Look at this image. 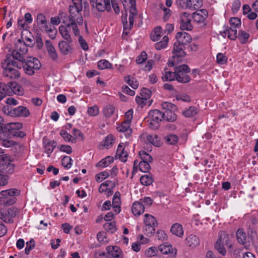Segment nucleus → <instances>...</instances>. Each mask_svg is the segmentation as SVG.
<instances>
[{
  "label": "nucleus",
  "mask_w": 258,
  "mask_h": 258,
  "mask_svg": "<svg viewBox=\"0 0 258 258\" xmlns=\"http://www.w3.org/2000/svg\"><path fill=\"white\" fill-rule=\"evenodd\" d=\"M83 3L82 0H72V3L69 6L68 16L69 20L74 21L79 25H82L83 18L82 15Z\"/></svg>",
  "instance_id": "f03ea898"
},
{
  "label": "nucleus",
  "mask_w": 258,
  "mask_h": 258,
  "mask_svg": "<svg viewBox=\"0 0 258 258\" xmlns=\"http://www.w3.org/2000/svg\"><path fill=\"white\" fill-rule=\"evenodd\" d=\"M180 28L182 30L189 31L192 29L190 16L189 13L183 12L180 14Z\"/></svg>",
  "instance_id": "4468645a"
},
{
  "label": "nucleus",
  "mask_w": 258,
  "mask_h": 258,
  "mask_svg": "<svg viewBox=\"0 0 258 258\" xmlns=\"http://www.w3.org/2000/svg\"><path fill=\"white\" fill-rule=\"evenodd\" d=\"M113 161V158L111 156H107L105 158L103 159L101 161L99 162L97 165V167H101L102 168H105L110 165Z\"/></svg>",
  "instance_id": "a19ab883"
},
{
  "label": "nucleus",
  "mask_w": 258,
  "mask_h": 258,
  "mask_svg": "<svg viewBox=\"0 0 258 258\" xmlns=\"http://www.w3.org/2000/svg\"><path fill=\"white\" fill-rule=\"evenodd\" d=\"M198 113V109L196 107L190 106L187 110L183 112V114L187 117H191Z\"/></svg>",
  "instance_id": "de8ad7c7"
},
{
  "label": "nucleus",
  "mask_w": 258,
  "mask_h": 258,
  "mask_svg": "<svg viewBox=\"0 0 258 258\" xmlns=\"http://www.w3.org/2000/svg\"><path fill=\"white\" fill-rule=\"evenodd\" d=\"M90 2L93 9L98 12H109L111 9L109 0H91Z\"/></svg>",
  "instance_id": "ddd939ff"
},
{
  "label": "nucleus",
  "mask_w": 258,
  "mask_h": 258,
  "mask_svg": "<svg viewBox=\"0 0 258 258\" xmlns=\"http://www.w3.org/2000/svg\"><path fill=\"white\" fill-rule=\"evenodd\" d=\"M155 226L145 225L144 228L145 234L148 236H151L155 232Z\"/></svg>",
  "instance_id": "680f3d73"
},
{
  "label": "nucleus",
  "mask_w": 258,
  "mask_h": 258,
  "mask_svg": "<svg viewBox=\"0 0 258 258\" xmlns=\"http://www.w3.org/2000/svg\"><path fill=\"white\" fill-rule=\"evenodd\" d=\"M169 38L167 36H164L162 40L156 43L155 45V48L157 50L164 49L167 46Z\"/></svg>",
  "instance_id": "37998d69"
},
{
  "label": "nucleus",
  "mask_w": 258,
  "mask_h": 258,
  "mask_svg": "<svg viewBox=\"0 0 258 258\" xmlns=\"http://www.w3.org/2000/svg\"><path fill=\"white\" fill-rule=\"evenodd\" d=\"M98 67L100 70L112 68V64L107 60L102 59L98 62Z\"/></svg>",
  "instance_id": "6e6d98bb"
},
{
  "label": "nucleus",
  "mask_w": 258,
  "mask_h": 258,
  "mask_svg": "<svg viewBox=\"0 0 258 258\" xmlns=\"http://www.w3.org/2000/svg\"><path fill=\"white\" fill-rule=\"evenodd\" d=\"M159 248L161 252L164 254L173 253V251L171 245L162 244L160 245Z\"/></svg>",
  "instance_id": "09e8293b"
},
{
  "label": "nucleus",
  "mask_w": 258,
  "mask_h": 258,
  "mask_svg": "<svg viewBox=\"0 0 258 258\" xmlns=\"http://www.w3.org/2000/svg\"><path fill=\"white\" fill-rule=\"evenodd\" d=\"M236 238L238 242L244 245L246 243L247 235L242 229H238L236 232Z\"/></svg>",
  "instance_id": "c9c22d12"
},
{
  "label": "nucleus",
  "mask_w": 258,
  "mask_h": 258,
  "mask_svg": "<svg viewBox=\"0 0 258 258\" xmlns=\"http://www.w3.org/2000/svg\"><path fill=\"white\" fill-rule=\"evenodd\" d=\"M73 42H70L69 41H60L58 43V47L61 52L64 55H68L71 53L73 50L71 44Z\"/></svg>",
  "instance_id": "412c9836"
},
{
  "label": "nucleus",
  "mask_w": 258,
  "mask_h": 258,
  "mask_svg": "<svg viewBox=\"0 0 258 258\" xmlns=\"http://www.w3.org/2000/svg\"><path fill=\"white\" fill-rule=\"evenodd\" d=\"M160 8L164 12L163 17L164 21H167L171 16V11L169 9L165 8L163 4H160Z\"/></svg>",
  "instance_id": "bf43d9fd"
},
{
  "label": "nucleus",
  "mask_w": 258,
  "mask_h": 258,
  "mask_svg": "<svg viewBox=\"0 0 258 258\" xmlns=\"http://www.w3.org/2000/svg\"><path fill=\"white\" fill-rule=\"evenodd\" d=\"M9 84L10 87V90L12 92L11 96L16 94L18 96H22L24 94L23 88L16 82H10Z\"/></svg>",
  "instance_id": "6ab92c4d"
},
{
  "label": "nucleus",
  "mask_w": 258,
  "mask_h": 258,
  "mask_svg": "<svg viewBox=\"0 0 258 258\" xmlns=\"http://www.w3.org/2000/svg\"><path fill=\"white\" fill-rule=\"evenodd\" d=\"M20 191L18 189L13 188L0 192V205L9 206L15 204L16 202L15 196H18Z\"/></svg>",
  "instance_id": "20e7f679"
},
{
  "label": "nucleus",
  "mask_w": 258,
  "mask_h": 258,
  "mask_svg": "<svg viewBox=\"0 0 258 258\" xmlns=\"http://www.w3.org/2000/svg\"><path fill=\"white\" fill-rule=\"evenodd\" d=\"M66 15L65 13H62L57 18L52 17L51 18V23L55 25H58L61 22L64 24L67 23L68 17H66Z\"/></svg>",
  "instance_id": "e433bc0d"
},
{
  "label": "nucleus",
  "mask_w": 258,
  "mask_h": 258,
  "mask_svg": "<svg viewBox=\"0 0 258 258\" xmlns=\"http://www.w3.org/2000/svg\"><path fill=\"white\" fill-rule=\"evenodd\" d=\"M141 183L145 186L151 185L153 182L152 176L150 175H144L141 177L140 179Z\"/></svg>",
  "instance_id": "c03bdc74"
},
{
  "label": "nucleus",
  "mask_w": 258,
  "mask_h": 258,
  "mask_svg": "<svg viewBox=\"0 0 258 258\" xmlns=\"http://www.w3.org/2000/svg\"><path fill=\"white\" fill-rule=\"evenodd\" d=\"M16 50H18L21 53L26 54L27 52V47L26 45L25 42L19 39L16 44Z\"/></svg>",
  "instance_id": "a18cd8bd"
},
{
  "label": "nucleus",
  "mask_w": 258,
  "mask_h": 258,
  "mask_svg": "<svg viewBox=\"0 0 258 258\" xmlns=\"http://www.w3.org/2000/svg\"><path fill=\"white\" fill-rule=\"evenodd\" d=\"M45 42L49 57L53 60H57L58 58V55L52 42L49 40H46Z\"/></svg>",
  "instance_id": "b1692460"
},
{
  "label": "nucleus",
  "mask_w": 258,
  "mask_h": 258,
  "mask_svg": "<svg viewBox=\"0 0 258 258\" xmlns=\"http://www.w3.org/2000/svg\"><path fill=\"white\" fill-rule=\"evenodd\" d=\"M41 66L39 60L34 57H30L23 62V68L25 73L28 75H33L35 70H38Z\"/></svg>",
  "instance_id": "9b49d317"
},
{
  "label": "nucleus",
  "mask_w": 258,
  "mask_h": 258,
  "mask_svg": "<svg viewBox=\"0 0 258 258\" xmlns=\"http://www.w3.org/2000/svg\"><path fill=\"white\" fill-rule=\"evenodd\" d=\"M227 57L223 53H219L217 55V61L219 64H224L227 62Z\"/></svg>",
  "instance_id": "774afa93"
},
{
  "label": "nucleus",
  "mask_w": 258,
  "mask_h": 258,
  "mask_svg": "<svg viewBox=\"0 0 258 258\" xmlns=\"http://www.w3.org/2000/svg\"><path fill=\"white\" fill-rule=\"evenodd\" d=\"M161 27L159 26L155 28L151 34V38L154 41H158L161 38Z\"/></svg>",
  "instance_id": "49530a36"
},
{
  "label": "nucleus",
  "mask_w": 258,
  "mask_h": 258,
  "mask_svg": "<svg viewBox=\"0 0 258 258\" xmlns=\"http://www.w3.org/2000/svg\"><path fill=\"white\" fill-rule=\"evenodd\" d=\"M144 222L145 225L157 226L158 222L155 217L150 214H146L144 215Z\"/></svg>",
  "instance_id": "f704fd0d"
},
{
  "label": "nucleus",
  "mask_w": 258,
  "mask_h": 258,
  "mask_svg": "<svg viewBox=\"0 0 258 258\" xmlns=\"http://www.w3.org/2000/svg\"><path fill=\"white\" fill-rule=\"evenodd\" d=\"M3 110L5 114L13 117H26L30 114L28 109L23 106H19L14 108H12L8 105L5 106L3 108Z\"/></svg>",
  "instance_id": "0eeeda50"
},
{
  "label": "nucleus",
  "mask_w": 258,
  "mask_h": 258,
  "mask_svg": "<svg viewBox=\"0 0 258 258\" xmlns=\"http://www.w3.org/2000/svg\"><path fill=\"white\" fill-rule=\"evenodd\" d=\"M36 22L41 31L47 33H51L53 32V30L51 28H49L48 25L46 17L43 14L39 13L37 15Z\"/></svg>",
  "instance_id": "2eb2a0df"
},
{
  "label": "nucleus",
  "mask_w": 258,
  "mask_h": 258,
  "mask_svg": "<svg viewBox=\"0 0 258 258\" xmlns=\"http://www.w3.org/2000/svg\"><path fill=\"white\" fill-rule=\"evenodd\" d=\"M185 243L187 246L191 248L196 247L200 243L199 238L195 235L190 234L185 239Z\"/></svg>",
  "instance_id": "7c9ffc66"
},
{
  "label": "nucleus",
  "mask_w": 258,
  "mask_h": 258,
  "mask_svg": "<svg viewBox=\"0 0 258 258\" xmlns=\"http://www.w3.org/2000/svg\"><path fill=\"white\" fill-rule=\"evenodd\" d=\"M131 6L130 7V15H129V23L130 26H133L134 19L137 15V10L135 6V0H130Z\"/></svg>",
  "instance_id": "2f4dec72"
},
{
  "label": "nucleus",
  "mask_w": 258,
  "mask_h": 258,
  "mask_svg": "<svg viewBox=\"0 0 258 258\" xmlns=\"http://www.w3.org/2000/svg\"><path fill=\"white\" fill-rule=\"evenodd\" d=\"M15 170V166L11 163H0V173L3 174H12Z\"/></svg>",
  "instance_id": "393cba45"
},
{
  "label": "nucleus",
  "mask_w": 258,
  "mask_h": 258,
  "mask_svg": "<svg viewBox=\"0 0 258 258\" xmlns=\"http://www.w3.org/2000/svg\"><path fill=\"white\" fill-rule=\"evenodd\" d=\"M114 107L112 105H106L103 108V114L106 117H110L114 112Z\"/></svg>",
  "instance_id": "3c124183"
},
{
  "label": "nucleus",
  "mask_w": 258,
  "mask_h": 258,
  "mask_svg": "<svg viewBox=\"0 0 258 258\" xmlns=\"http://www.w3.org/2000/svg\"><path fill=\"white\" fill-rule=\"evenodd\" d=\"M124 81L134 89H136L139 86V82L134 78L131 79L130 76L125 77Z\"/></svg>",
  "instance_id": "603ef678"
},
{
  "label": "nucleus",
  "mask_w": 258,
  "mask_h": 258,
  "mask_svg": "<svg viewBox=\"0 0 258 258\" xmlns=\"http://www.w3.org/2000/svg\"><path fill=\"white\" fill-rule=\"evenodd\" d=\"M35 247V241L33 239L26 242V246L25 249V253L27 255L30 253V251Z\"/></svg>",
  "instance_id": "69168bd1"
},
{
  "label": "nucleus",
  "mask_w": 258,
  "mask_h": 258,
  "mask_svg": "<svg viewBox=\"0 0 258 258\" xmlns=\"http://www.w3.org/2000/svg\"><path fill=\"white\" fill-rule=\"evenodd\" d=\"M163 81H172L176 80V71H166L162 77Z\"/></svg>",
  "instance_id": "58836bf2"
},
{
  "label": "nucleus",
  "mask_w": 258,
  "mask_h": 258,
  "mask_svg": "<svg viewBox=\"0 0 258 258\" xmlns=\"http://www.w3.org/2000/svg\"><path fill=\"white\" fill-rule=\"evenodd\" d=\"M60 135L61 136L62 138L66 142H71L72 143H75V138H73L70 134L67 131H61Z\"/></svg>",
  "instance_id": "5fc2aeb1"
},
{
  "label": "nucleus",
  "mask_w": 258,
  "mask_h": 258,
  "mask_svg": "<svg viewBox=\"0 0 258 258\" xmlns=\"http://www.w3.org/2000/svg\"><path fill=\"white\" fill-rule=\"evenodd\" d=\"M208 12L206 9L197 10L192 15V18L195 22L198 23L203 22L208 16Z\"/></svg>",
  "instance_id": "a211bd4d"
},
{
  "label": "nucleus",
  "mask_w": 258,
  "mask_h": 258,
  "mask_svg": "<svg viewBox=\"0 0 258 258\" xmlns=\"http://www.w3.org/2000/svg\"><path fill=\"white\" fill-rule=\"evenodd\" d=\"M132 211L135 216H138L144 212L145 207L142 203L135 202L133 204Z\"/></svg>",
  "instance_id": "bb28decb"
},
{
  "label": "nucleus",
  "mask_w": 258,
  "mask_h": 258,
  "mask_svg": "<svg viewBox=\"0 0 258 258\" xmlns=\"http://www.w3.org/2000/svg\"><path fill=\"white\" fill-rule=\"evenodd\" d=\"M170 231L173 234L179 237H182L183 235L182 226L179 223L173 224L170 228Z\"/></svg>",
  "instance_id": "473e14b6"
},
{
  "label": "nucleus",
  "mask_w": 258,
  "mask_h": 258,
  "mask_svg": "<svg viewBox=\"0 0 258 258\" xmlns=\"http://www.w3.org/2000/svg\"><path fill=\"white\" fill-rule=\"evenodd\" d=\"M23 125L20 122H10L4 127V132L10 133L15 130H20Z\"/></svg>",
  "instance_id": "c85d7f7f"
},
{
  "label": "nucleus",
  "mask_w": 258,
  "mask_h": 258,
  "mask_svg": "<svg viewBox=\"0 0 258 258\" xmlns=\"http://www.w3.org/2000/svg\"><path fill=\"white\" fill-rule=\"evenodd\" d=\"M43 145L44 148V152L47 154V156L49 157L50 155L57 145L56 142L54 141L44 140Z\"/></svg>",
  "instance_id": "4be33fe9"
},
{
  "label": "nucleus",
  "mask_w": 258,
  "mask_h": 258,
  "mask_svg": "<svg viewBox=\"0 0 258 258\" xmlns=\"http://www.w3.org/2000/svg\"><path fill=\"white\" fill-rule=\"evenodd\" d=\"M114 138L112 135H108L105 139L102 141L101 145L105 148L108 149L111 147L114 143Z\"/></svg>",
  "instance_id": "79ce46f5"
},
{
  "label": "nucleus",
  "mask_w": 258,
  "mask_h": 258,
  "mask_svg": "<svg viewBox=\"0 0 258 258\" xmlns=\"http://www.w3.org/2000/svg\"><path fill=\"white\" fill-rule=\"evenodd\" d=\"M224 30L220 32L223 37H226L227 35L228 38L232 40H234L237 38V29H234V30L229 29L228 26H224Z\"/></svg>",
  "instance_id": "a878e982"
},
{
  "label": "nucleus",
  "mask_w": 258,
  "mask_h": 258,
  "mask_svg": "<svg viewBox=\"0 0 258 258\" xmlns=\"http://www.w3.org/2000/svg\"><path fill=\"white\" fill-rule=\"evenodd\" d=\"M10 89L9 82L7 84L0 83V100L4 98L7 95L11 96L12 92Z\"/></svg>",
  "instance_id": "c756f323"
},
{
  "label": "nucleus",
  "mask_w": 258,
  "mask_h": 258,
  "mask_svg": "<svg viewBox=\"0 0 258 258\" xmlns=\"http://www.w3.org/2000/svg\"><path fill=\"white\" fill-rule=\"evenodd\" d=\"M142 136L146 139L149 143L156 147H160L162 144L161 139L156 134H143Z\"/></svg>",
  "instance_id": "aec40b11"
},
{
  "label": "nucleus",
  "mask_w": 258,
  "mask_h": 258,
  "mask_svg": "<svg viewBox=\"0 0 258 258\" xmlns=\"http://www.w3.org/2000/svg\"><path fill=\"white\" fill-rule=\"evenodd\" d=\"M87 112L90 116H96L99 114V108L97 105H94L89 107Z\"/></svg>",
  "instance_id": "338daca9"
},
{
  "label": "nucleus",
  "mask_w": 258,
  "mask_h": 258,
  "mask_svg": "<svg viewBox=\"0 0 258 258\" xmlns=\"http://www.w3.org/2000/svg\"><path fill=\"white\" fill-rule=\"evenodd\" d=\"M184 45L178 44L176 42H174L172 50L173 62H172L171 66H173L175 63H177L179 60V58L185 56L186 54L184 51Z\"/></svg>",
  "instance_id": "f8f14e48"
},
{
  "label": "nucleus",
  "mask_w": 258,
  "mask_h": 258,
  "mask_svg": "<svg viewBox=\"0 0 258 258\" xmlns=\"http://www.w3.org/2000/svg\"><path fill=\"white\" fill-rule=\"evenodd\" d=\"M3 69L2 74L4 77L9 79H17L20 77V73L18 71L22 68V66L17 61L13 60L10 54L6 55L5 59L1 63Z\"/></svg>",
  "instance_id": "f257e3e1"
},
{
  "label": "nucleus",
  "mask_w": 258,
  "mask_h": 258,
  "mask_svg": "<svg viewBox=\"0 0 258 258\" xmlns=\"http://www.w3.org/2000/svg\"><path fill=\"white\" fill-rule=\"evenodd\" d=\"M188 1L189 10L191 11L200 9L203 4V0H188Z\"/></svg>",
  "instance_id": "4c0bfd02"
},
{
  "label": "nucleus",
  "mask_w": 258,
  "mask_h": 258,
  "mask_svg": "<svg viewBox=\"0 0 258 258\" xmlns=\"http://www.w3.org/2000/svg\"><path fill=\"white\" fill-rule=\"evenodd\" d=\"M139 155L142 159L141 161L152 162L153 161L151 156L144 151H140Z\"/></svg>",
  "instance_id": "4d7b16f0"
},
{
  "label": "nucleus",
  "mask_w": 258,
  "mask_h": 258,
  "mask_svg": "<svg viewBox=\"0 0 258 258\" xmlns=\"http://www.w3.org/2000/svg\"><path fill=\"white\" fill-rule=\"evenodd\" d=\"M162 109L163 112H162L163 119L168 121H174L177 116L174 111L177 110L176 106L171 103L164 102L161 104Z\"/></svg>",
  "instance_id": "39448f33"
},
{
  "label": "nucleus",
  "mask_w": 258,
  "mask_h": 258,
  "mask_svg": "<svg viewBox=\"0 0 258 258\" xmlns=\"http://www.w3.org/2000/svg\"><path fill=\"white\" fill-rule=\"evenodd\" d=\"M116 155L119 157V159L122 162H126L128 154L127 152L124 151V145L123 143H120L117 147Z\"/></svg>",
  "instance_id": "cd10ccee"
},
{
  "label": "nucleus",
  "mask_w": 258,
  "mask_h": 258,
  "mask_svg": "<svg viewBox=\"0 0 258 258\" xmlns=\"http://www.w3.org/2000/svg\"><path fill=\"white\" fill-rule=\"evenodd\" d=\"M10 55L13 58V60H16L21 62H25L24 55L25 54L21 53V52L16 49L12 52Z\"/></svg>",
  "instance_id": "ea45409f"
},
{
  "label": "nucleus",
  "mask_w": 258,
  "mask_h": 258,
  "mask_svg": "<svg viewBox=\"0 0 258 258\" xmlns=\"http://www.w3.org/2000/svg\"><path fill=\"white\" fill-rule=\"evenodd\" d=\"M176 73V81L180 83H187L190 80L189 76L187 74L190 69L186 64L180 65L174 68Z\"/></svg>",
  "instance_id": "1a4fd4ad"
},
{
  "label": "nucleus",
  "mask_w": 258,
  "mask_h": 258,
  "mask_svg": "<svg viewBox=\"0 0 258 258\" xmlns=\"http://www.w3.org/2000/svg\"><path fill=\"white\" fill-rule=\"evenodd\" d=\"M249 37V34L248 33L242 30L239 31L238 39L241 43H246Z\"/></svg>",
  "instance_id": "864d4df0"
},
{
  "label": "nucleus",
  "mask_w": 258,
  "mask_h": 258,
  "mask_svg": "<svg viewBox=\"0 0 258 258\" xmlns=\"http://www.w3.org/2000/svg\"><path fill=\"white\" fill-rule=\"evenodd\" d=\"M122 21L123 23V27L124 31H126L125 34L127 35L128 33L127 31H130L133 26H130V23L128 24L127 21V14L125 16H122ZM123 33H125L124 31Z\"/></svg>",
  "instance_id": "e2e57ef3"
},
{
  "label": "nucleus",
  "mask_w": 258,
  "mask_h": 258,
  "mask_svg": "<svg viewBox=\"0 0 258 258\" xmlns=\"http://www.w3.org/2000/svg\"><path fill=\"white\" fill-rule=\"evenodd\" d=\"M176 4L178 8L182 9H189L188 0H176Z\"/></svg>",
  "instance_id": "0e129e2a"
},
{
  "label": "nucleus",
  "mask_w": 258,
  "mask_h": 258,
  "mask_svg": "<svg viewBox=\"0 0 258 258\" xmlns=\"http://www.w3.org/2000/svg\"><path fill=\"white\" fill-rule=\"evenodd\" d=\"M219 238L215 244V247L218 252L222 255H225L226 253V250L224 247L225 245L231 247V244H229V235L225 231H220L219 233Z\"/></svg>",
  "instance_id": "423d86ee"
},
{
  "label": "nucleus",
  "mask_w": 258,
  "mask_h": 258,
  "mask_svg": "<svg viewBox=\"0 0 258 258\" xmlns=\"http://www.w3.org/2000/svg\"><path fill=\"white\" fill-rule=\"evenodd\" d=\"M175 38L176 39V42L184 46L188 45L192 40L190 35L185 32H179L177 33Z\"/></svg>",
  "instance_id": "dca6fc26"
},
{
  "label": "nucleus",
  "mask_w": 258,
  "mask_h": 258,
  "mask_svg": "<svg viewBox=\"0 0 258 258\" xmlns=\"http://www.w3.org/2000/svg\"><path fill=\"white\" fill-rule=\"evenodd\" d=\"M162 119H163L161 111L158 109L151 110L149 112L147 120L149 127L153 130L158 128L160 126V122Z\"/></svg>",
  "instance_id": "6e6552de"
},
{
  "label": "nucleus",
  "mask_w": 258,
  "mask_h": 258,
  "mask_svg": "<svg viewBox=\"0 0 258 258\" xmlns=\"http://www.w3.org/2000/svg\"><path fill=\"white\" fill-rule=\"evenodd\" d=\"M150 162L141 161L139 163V169L143 172H148L151 169Z\"/></svg>",
  "instance_id": "13d9d810"
},
{
  "label": "nucleus",
  "mask_w": 258,
  "mask_h": 258,
  "mask_svg": "<svg viewBox=\"0 0 258 258\" xmlns=\"http://www.w3.org/2000/svg\"><path fill=\"white\" fill-rule=\"evenodd\" d=\"M107 257L122 258V253L120 248L117 246H109L106 247Z\"/></svg>",
  "instance_id": "f3484780"
},
{
  "label": "nucleus",
  "mask_w": 258,
  "mask_h": 258,
  "mask_svg": "<svg viewBox=\"0 0 258 258\" xmlns=\"http://www.w3.org/2000/svg\"><path fill=\"white\" fill-rule=\"evenodd\" d=\"M19 213V209L15 207L0 209V219L6 223H12L14 218Z\"/></svg>",
  "instance_id": "9d476101"
},
{
  "label": "nucleus",
  "mask_w": 258,
  "mask_h": 258,
  "mask_svg": "<svg viewBox=\"0 0 258 258\" xmlns=\"http://www.w3.org/2000/svg\"><path fill=\"white\" fill-rule=\"evenodd\" d=\"M67 23H65L66 25H60L59 27V33L61 37L66 41L70 42H73V39L71 37L70 31L71 28H72L73 32L75 36H77L80 34V31L78 29L79 24L74 21H71L68 20Z\"/></svg>",
  "instance_id": "7ed1b4c3"
},
{
  "label": "nucleus",
  "mask_w": 258,
  "mask_h": 258,
  "mask_svg": "<svg viewBox=\"0 0 258 258\" xmlns=\"http://www.w3.org/2000/svg\"><path fill=\"white\" fill-rule=\"evenodd\" d=\"M179 137L178 136L170 134L166 136L164 138V141L168 145H175L177 144L179 141Z\"/></svg>",
  "instance_id": "72a5a7b5"
},
{
  "label": "nucleus",
  "mask_w": 258,
  "mask_h": 258,
  "mask_svg": "<svg viewBox=\"0 0 258 258\" xmlns=\"http://www.w3.org/2000/svg\"><path fill=\"white\" fill-rule=\"evenodd\" d=\"M130 123L131 122L125 120L117 127V130L119 132L124 133L126 138L130 137L132 133V130L130 127Z\"/></svg>",
  "instance_id": "5701e85b"
},
{
  "label": "nucleus",
  "mask_w": 258,
  "mask_h": 258,
  "mask_svg": "<svg viewBox=\"0 0 258 258\" xmlns=\"http://www.w3.org/2000/svg\"><path fill=\"white\" fill-rule=\"evenodd\" d=\"M109 173L106 171L100 172L96 175V180L98 182H100L109 177Z\"/></svg>",
  "instance_id": "052dcab7"
},
{
  "label": "nucleus",
  "mask_w": 258,
  "mask_h": 258,
  "mask_svg": "<svg viewBox=\"0 0 258 258\" xmlns=\"http://www.w3.org/2000/svg\"><path fill=\"white\" fill-rule=\"evenodd\" d=\"M73 162V160L70 157L66 156L62 159L61 164L64 168L70 169L72 165Z\"/></svg>",
  "instance_id": "8fccbe9b"
}]
</instances>
